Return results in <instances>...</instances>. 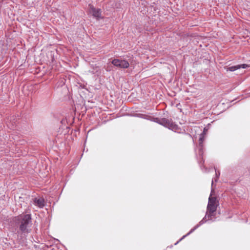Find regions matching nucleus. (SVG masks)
I'll use <instances>...</instances> for the list:
<instances>
[{
    "label": "nucleus",
    "mask_w": 250,
    "mask_h": 250,
    "mask_svg": "<svg viewBox=\"0 0 250 250\" xmlns=\"http://www.w3.org/2000/svg\"><path fill=\"white\" fill-rule=\"evenodd\" d=\"M18 221L19 229L22 233L28 234L30 232L32 225L30 214L21 215L18 216Z\"/></svg>",
    "instance_id": "nucleus-1"
},
{
    "label": "nucleus",
    "mask_w": 250,
    "mask_h": 250,
    "mask_svg": "<svg viewBox=\"0 0 250 250\" xmlns=\"http://www.w3.org/2000/svg\"><path fill=\"white\" fill-rule=\"evenodd\" d=\"M154 122H156L168 129L176 131L179 129V126L175 123L173 122L171 119H168L167 118H158L148 116L146 118Z\"/></svg>",
    "instance_id": "nucleus-2"
},
{
    "label": "nucleus",
    "mask_w": 250,
    "mask_h": 250,
    "mask_svg": "<svg viewBox=\"0 0 250 250\" xmlns=\"http://www.w3.org/2000/svg\"><path fill=\"white\" fill-rule=\"evenodd\" d=\"M111 63L115 66L121 68H127L129 66V62L125 60L114 59L112 61Z\"/></svg>",
    "instance_id": "nucleus-3"
},
{
    "label": "nucleus",
    "mask_w": 250,
    "mask_h": 250,
    "mask_svg": "<svg viewBox=\"0 0 250 250\" xmlns=\"http://www.w3.org/2000/svg\"><path fill=\"white\" fill-rule=\"evenodd\" d=\"M218 205L207 206V215L208 220H212V217L215 216Z\"/></svg>",
    "instance_id": "nucleus-4"
},
{
    "label": "nucleus",
    "mask_w": 250,
    "mask_h": 250,
    "mask_svg": "<svg viewBox=\"0 0 250 250\" xmlns=\"http://www.w3.org/2000/svg\"><path fill=\"white\" fill-rule=\"evenodd\" d=\"M208 217V215L207 214H206L205 216L204 217V218L198 224L196 225L193 229H192L186 235H184L178 242H177L175 245H177L180 241H181L182 239H183L184 238H185L190 233H191L192 232H193L195 229H196L198 228H199L201 225L205 223L206 221V218Z\"/></svg>",
    "instance_id": "nucleus-5"
},
{
    "label": "nucleus",
    "mask_w": 250,
    "mask_h": 250,
    "mask_svg": "<svg viewBox=\"0 0 250 250\" xmlns=\"http://www.w3.org/2000/svg\"><path fill=\"white\" fill-rule=\"evenodd\" d=\"M204 140V135L203 133L200 135L199 139V145H198V149H199V155L200 156H202L204 153V147H203V142Z\"/></svg>",
    "instance_id": "nucleus-6"
},
{
    "label": "nucleus",
    "mask_w": 250,
    "mask_h": 250,
    "mask_svg": "<svg viewBox=\"0 0 250 250\" xmlns=\"http://www.w3.org/2000/svg\"><path fill=\"white\" fill-rule=\"evenodd\" d=\"M90 11L93 17L99 19L101 18L102 11L100 9H96L93 6L89 5Z\"/></svg>",
    "instance_id": "nucleus-7"
},
{
    "label": "nucleus",
    "mask_w": 250,
    "mask_h": 250,
    "mask_svg": "<svg viewBox=\"0 0 250 250\" xmlns=\"http://www.w3.org/2000/svg\"><path fill=\"white\" fill-rule=\"evenodd\" d=\"M248 65L246 64H238L234 66H232L229 67L227 68V71H234L238 69H240L241 68H246L248 67Z\"/></svg>",
    "instance_id": "nucleus-8"
},
{
    "label": "nucleus",
    "mask_w": 250,
    "mask_h": 250,
    "mask_svg": "<svg viewBox=\"0 0 250 250\" xmlns=\"http://www.w3.org/2000/svg\"><path fill=\"white\" fill-rule=\"evenodd\" d=\"M34 204L35 206H38L40 208H43L45 205L44 200L42 198H36L34 200Z\"/></svg>",
    "instance_id": "nucleus-9"
},
{
    "label": "nucleus",
    "mask_w": 250,
    "mask_h": 250,
    "mask_svg": "<svg viewBox=\"0 0 250 250\" xmlns=\"http://www.w3.org/2000/svg\"><path fill=\"white\" fill-rule=\"evenodd\" d=\"M212 190H211V194L208 198V202L207 206H210L212 205H218L216 203V198L215 197L212 196Z\"/></svg>",
    "instance_id": "nucleus-10"
},
{
    "label": "nucleus",
    "mask_w": 250,
    "mask_h": 250,
    "mask_svg": "<svg viewBox=\"0 0 250 250\" xmlns=\"http://www.w3.org/2000/svg\"><path fill=\"white\" fill-rule=\"evenodd\" d=\"M214 169H215V175H216V178L214 179V181H215V182H217V179H218V178L219 176H220V172L219 171H216V168H214Z\"/></svg>",
    "instance_id": "nucleus-11"
},
{
    "label": "nucleus",
    "mask_w": 250,
    "mask_h": 250,
    "mask_svg": "<svg viewBox=\"0 0 250 250\" xmlns=\"http://www.w3.org/2000/svg\"><path fill=\"white\" fill-rule=\"evenodd\" d=\"M213 180H212V185H213Z\"/></svg>",
    "instance_id": "nucleus-12"
},
{
    "label": "nucleus",
    "mask_w": 250,
    "mask_h": 250,
    "mask_svg": "<svg viewBox=\"0 0 250 250\" xmlns=\"http://www.w3.org/2000/svg\"><path fill=\"white\" fill-rule=\"evenodd\" d=\"M11 128L12 129H13V128H14V126H12V127H11Z\"/></svg>",
    "instance_id": "nucleus-13"
}]
</instances>
